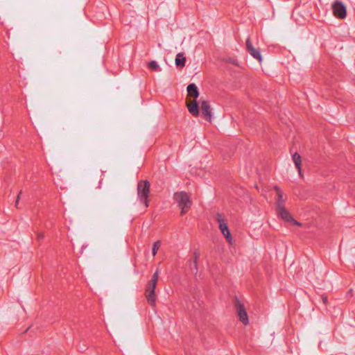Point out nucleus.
<instances>
[{
  "label": "nucleus",
  "mask_w": 355,
  "mask_h": 355,
  "mask_svg": "<svg viewBox=\"0 0 355 355\" xmlns=\"http://www.w3.org/2000/svg\"><path fill=\"white\" fill-rule=\"evenodd\" d=\"M148 67L154 71H157V72L161 71V67L157 64V62L155 60H153L149 62Z\"/></svg>",
  "instance_id": "15"
},
{
  "label": "nucleus",
  "mask_w": 355,
  "mask_h": 355,
  "mask_svg": "<svg viewBox=\"0 0 355 355\" xmlns=\"http://www.w3.org/2000/svg\"><path fill=\"white\" fill-rule=\"evenodd\" d=\"M44 238V234L43 232H37V240L38 241H41Z\"/></svg>",
  "instance_id": "17"
},
{
  "label": "nucleus",
  "mask_w": 355,
  "mask_h": 355,
  "mask_svg": "<svg viewBox=\"0 0 355 355\" xmlns=\"http://www.w3.org/2000/svg\"><path fill=\"white\" fill-rule=\"evenodd\" d=\"M332 10L334 15L340 19H344L346 17L347 11L346 7L345 5L340 1H335L332 4Z\"/></svg>",
  "instance_id": "6"
},
{
  "label": "nucleus",
  "mask_w": 355,
  "mask_h": 355,
  "mask_svg": "<svg viewBox=\"0 0 355 355\" xmlns=\"http://www.w3.org/2000/svg\"><path fill=\"white\" fill-rule=\"evenodd\" d=\"M173 198L181 209V215L185 214L190 209L192 205L190 196L184 191H178L174 193Z\"/></svg>",
  "instance_id": "2"
},
{
  "label": "nucleus",
  "mask_w": 355,
  "mask_h": 355,
  "mask_svg": "<svg viewBox=\"0 0 355 355\" xmlns=\"http://www.w3.org/2000/svg\"><path fill=\"white\" fill-rule=\"evenodd\" d=\"M216 220L219 225V229L221 231L223 236L227 239V242L232 245V237L231 236L230 232L229 230L227 224L225 220L223 218V216L220 214H217Z\"/></svg>",
  "instance_id": "4"
},
{
  "label": "nucleus",
  "mask_w": 355,
  "mask_h": 355,
  "mask_svg": "<svg viewBox=\"0 0 355 355\" xmlns=\"http://www.w3.org/2000/svg\"><path fill=\"white\" fill-rule=\"evenodd\" d=\"M322 300L324 304H327L328 302L327 297L324 295H322Z\"/></svg>",
  "instance_id": "18"
},
{
  "label": "nucleus",
  "mask_w": 355,
  "mask_h": 355,
  "mask_svg": "<svg viewBox=\"0 0 355 355\" xmlns=\"http://www.w3.org/2000/svg\"><path fill=\"white\" fill-rule=\"evenodd\" d=\"M158 278H159V270H157L154 272L151 279L148 282L146 288L152 290V291H155L157 284Z\"/></svg>",
  "instance_id": "12"
},
{
  "label": "nucleus",
  "mask_w": 355,
  "mask_h": 355,
  "mask_svg": "<svg viewBox=\"0 0 355 355\" xmlns=\"http://www.w3.org/2000/svg\"><path fill=\"white\" fill-rule=\"evenodd\" d=\"M291 222H293L295 225H297V226L301 225V224L299 222H297V220H295L294 219H293V220H291Z\"/></svg>",
  "instance_id": "20"
},
{
  "label": "nucleus",
  "mask_w": 355,
  "mask_h": 355,
  "mask_svg": "<svg viewBox=\"0 0 355 355\" xmlns=\"http://www.w3.org/2000/svg\"><path fill=\"white\" fill-rule=\"evenodd\" d=\"M175 63L177 67H184L186 64V58L184 56L183 53H179L177 54Z\"/></svg>",
  "instance_id": "13"
},
{
  "label": "nucleus",
  "mask_w": 355,
  "mask_h": 355,
  "mask_svg": "<svg viewBox=\"0 0 355 355\" xmlns=\"http://www.w3.org/2000/svg\"><path fill=\"white\" fill-rule=\"evenodd\" d=\"M302 157H293L295 167L297 168L300 176H302Z\"/></svg>",
  "instance_id": "14"
},
{
  "label": "nucleus",
  "mask_w": 355,
  "mask_h": 355,
  "mask_svg": "<svg viewBox=\"0 0 355 355\" xmlns=\"http://www.w3.org/2000/svg\"><path fill=\"white\" fill-rule=\"evenodd\" d=\"M21 193V191L19 192V193L18 194L17 197V199H16V202H15V206L17 207V205L19 203V199H20V194Z\"/></svg>",
  "instance_id": "19"
},
{
  "label": "nucleus",
  "mask_w": 355,
  "mask_h": 355,
  "mask_svg": "<svg viewBox=\"0 0 355 355\" xmlns=\"http://www.w3.org/2000/svg\"><path fill=\"white\" fill-rule=\"evenodd\" d=\"M194 266L196 268L197 267V261L196 259L194 260Z\"/></svg>",
  "instance_id": "21"
},
{
  "label": "nucleus",
  "mask_w": 355,
  "mask_h": 355,
  "mask_svg": "<svg viewBox=\"0 0 355 355\" xmlns=\"http://www.w3.org/2000/svg\"><path fill=\"white\" fill-rule=\"evenodd\" d=\"M235 306L240 321L244 325H247L249 322V320L244 305L237 299Z\"/></svg>",
  "instance_id": "5"
},
{
  "label": "nucleus",
  "mask_w": 355,
  "mask_h": 355,
  "mask_svg": "<svg viewBox=\"0 0 355 355\" xmlns=\"http://www.w3.org/2000/svg\"><path fill=\"white\" fill-rule=\"evenodd\" d=\"M188 96L193 98V100H187V107L189 112L193 116H198L199 114V105L196 101V98L199 96V92L197 86L194 83H191L187 88Z\"/></svg>",
  "instance_id": "1"
},
{
  "label": "nucleus",
  "mask_w": 355,
  "mask_h": 355,
  "mask_svg": "<svg viewBox=\"0 0 355 355\" xmlns=\"http://www.w3.org/2000/svg\"><path fill=\"white\" fill-rule=\"evenodd\" d=\"M246 49L253 58L258 60L259 62L262 61V57L260 51L254 48L249 38L246 40Z\"/></svg>",
  "instance_id": "8"
},
{
  "label": "nucleus",
  "mask_w": 355,
  "mask_h": 355,
  "mask_svg": "<svg viewBox=\"0 0 355 355\" xmlns=\"http://www.w3.org/2000/svg\"><path fill=\"white\" fill-rule=\"evenodd\" d=\"M160 246H161V242L159 241H157L153 243V248H152V254H153V257H155L157 254V251L159 249Z\"/></svg>",
  "instance_id": "16"
},
{
  "label": "nucleus",
  "mask_w": 355,
  "mask_h": 355,
  "mask_svg": "<svg viewBox=\"0 0 355 355\" xmlns=\"http://www.w3.org/2000/svg\"><path fill=\"white\" fill-rule=\"evenodd\" d=\"M150 184L148 180L139 181L137 184V195L141 202L145 207H148V198L150 193Z\"/></svg>",
  "instance_id": "3"
},
{
  "label": "nucleus",
  "mask_w": 355,
  "mask_h": 355,
  "mask_svg": "<svg viewBox=\"0 0 355 355\" xmlns=\"http://www.w3.org/2000/svg\"><path fill=\"white\" fill-rule=\"evenodd\" d=\"M277 215L281 217L283 220L291 222L293 220V218L291 216L290 213L286 209L285 207L276 209Z\"/></svg>",
  "instance_id": "10"
},
{
  "label": "nucleus",
  "mask_w": 355,
  "mask_h": 355,
  "mask_svg": "<svg viewBox=\"0 0 355 355\" xmlns=\"http://www.w3.org/2000/svg\"><path fill=\"white\" fill-rule=\"evenodd\" d=\"M274 189L275 190L276 193H277V198H276V202H275L276 209L284 207V203L286 200V198L284 197L283 192L281 191V189L277 186H275Z\"/></svg>",
  "instance_id": "9"
},
{
  "label": "nucleus",
  "mask_w": 355,
  "mask_h": 355,
  "mask_svg": "<svg viewBox=\"0 0 355 355\" xmlns=\"http://www.w3.org/2000/svg\"><path fill=\"white\" fill-rule=\"evenodd\" d=\"M200 110L202 112V115L209 121H211L212 113L211 109L209 103L206 101H202L200 103Z\"/></svg>",
  "instance_id": "7"
},
{
  "label": "nucleus",
  "mask_w": 355,
  "mask_h": 355,
  "mask_svg": "<svg viewBox=\"0 0 355 355\" xmlns=\"http://www.w3.org/2000/svg\"><path fill=\"white\" fill-rule=\"evenodd\" d=\"M145 296L146 297L148 303L152 306H155L156 303V295L155 291L146 289L145 290Z\"/></svg>",
  "instance_id": "11"
}]
</instances>
